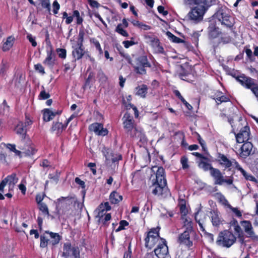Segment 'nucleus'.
<instances>
[{
	"mask_svg": "<svg viewBox=\"0 0 258 258\" xmlns=\"http://www.w3.org/2000/svg\"><path fill=\"white\" fill-rule=\"evenodd\" d=\"M236 170L239 171L246 180H249L255 182H257L256 179L251 174L248 173L245 170H244L240 164Z\"/></svg>",
	"mask_w": 258,
	"mask_h": 258,
	"instance_id": "obj_36",
	"label": "nucleus"
},
{
	"mask_svg": "<svg viewBox=\"0 0 258 258\" xmlns=\"http://www.w3.org/2000/svg\"><path fill=\"white\" fill-rule=\"evenodd\" d=\"M103 215H102V217H99V221L101 222L103 225L105 226H108L109 224L108 221L111 218V214H106L105 215L104 217H103Z\"/></svg>",
	"mask_w": 258,
	"mask_h": 258,
	"instance_id": "obj_44",
	"label": "nucleus"
},
{
	"mask_svg": "<svg viewBox=\"0 0 258 258\" xmlns=\"http://www.w3.org/2000/svg\"><path fill=\"white\" fill-rule=\"evenodd\" d=\"M15 40L13 36L8 37L6 42L3 44L2 50L4 52L9 51L13 47Z\"/></svg>",
	"mask_w": 258,
	"mask_h": 258,
	"instance_id": "obj_28",
	"label": "nucleus"
},
{
	"mask_svg": "<svg viewBox=\"0 0 258 258\" xmlns=\"http://www.w3.org/2000/svg\"><path fill=\"white\" fill-rule=\"evenodd\" d=\"M15 131L17 134L22 136L23 140L24 139L27 134V128L25 127L23 122L20 121L15 127Z\"/></svg>",
	"mask_w": 258,
	"mask_h": 258,
	"instance_id": "obj_30",
	"label": "nucleus"
},
{
	"mask_svg": "<svg viewBox=\"0 0 258 258\" xmlns=\"http://www.w3.org/2000/svg\"><path fill=\"white\" fill-rule=\"evenodd\" d=\"M199 166L202 168L205 171L209 170L210 172L212 169L214 168L211 164L203 160L200 161Z\"/></svg>",
	"mask_w": 258,
	"mask_h": 258,
	"instance_id": "obj_40",
	"label": "nucleus"
},
{
	"mask_svg": "<svg viewBox=\"0 0 258 258\" xmlns=\"http://www.w3.org/2000/svg\"><path fill=\"white\" fill-rule=\"evenodd\" d=\"M194 233V231H184L179 234L177 237V243L180 245H184L188 249H192L193 240L192 238L190 237V234Z\"/></svg>",
	"mask_w": 258,
	"mask_h": 258,
	"instance_id": "obj_12",
	"label": "nucleus"
},
{
	"mask_svg": "<svg viewBox=\"0 0 258 258\" xmlns=\"http://www.w3.org/2000/svg\"><path fill=\"white\" fill-rule=\"evenodd\" d=\"M45 233L40 236V247L42 248L47 247L50 240L45 236Z\"/></svg>",
	"mask_w": 258,
	"mask_h": 258,
	"instance_id": "obj_41",
	"label": "nucleus"
},
{
	"mask_svg": "<svg viewBox=\"0 0 258 258\" xmlns=\"http://www.w3.org/2000/svg\"><path fill=\"white\" fill-rule=\"evenodd\" d=\"M151 64L149 61L146 55H143L138 57L133 64L134 72L139 75H146L147 74L146 68H151Z\"/></svg>",
	"mask_w": 258,
	"mask_h": 258,
	"instance_id": "obj_8",
	"label": "nucleus"
},
{
	"mask_svg": "<svg viewBox=\"0 0 258 258\" xmlns=\"http://www.w3.org/2000/svg\"><path fill=\"white\" fill-rule=\"evenodd\" d=\"M111 209V207L108 202H105L104 205L101 204L98 208V212L97 216L102 217V215H105L106 211H110Z\"/></svg>",
	"mask_w": 258,
	"mask_h": 258,
	"instance_id": "obj_33",
	"label": "nucleus"
},
{
	"mask_svg": "<svg viewBox=\"0 0 258 258\" xmlns=\"http://www.w3.org/2000/svg\"><path fill=\"white\" fill-rule=\"evenodd\" d=\"M72 56L75 61L81 59L85 53V50L84 45L77 43L75 46H72Z\"/></svg>",
	"mask_w": 258,
	"mask_h": 258,
	"instance_id": "obj_19",
	"label": "nucleus"
},
{
	"mask_svg": "<svg viewBox=\"0 0 258 258\" xmlns=\"http://www.w3.org/2000/svg\"><path fill=\"white\" fill-rule=\"evenodd\" d=\"M243 51L245 52L247 59L250 61H253L254 60V57L253 55V54L252 53L251 50L247 46L244 47V50Z\"/></svg>",
	"mask_w": 258,
	"mask_h": 258,
	"instance_id": "obj_47",
	"label": "nucleus"
},
{
	"mask_svg": "<svg viewBox=\"0 0 258 258\" xmlns=\"http://www.w3.org/2000/svg\"><path fill=\"white\" fill-rule=\"evenodd\" d=\"M8 68L9 66L8 65L7 61L6 60H2L0 64V75L3 77L5 76Z\"/></svg>",
	"mask_w": 258,
	"mask_h": 258,
	"instance_id": "obj_43",
	"label": "nucleus"
},
{
	"mask_svg": "<svg viewBox=\"0 0 258 258\" xmlns=\"http://www.w3.org/2000/svg\"><path fill=\"white\" fill-rule=\"evenodd\" d=\"M189 5H205L212 6L216 4V0H187Z\"/></svg>",
	"mask_w": 258,
	"mask_h": 258,
	"instance_id": "obj_31",
	"label": "nucleus"
},
{
	"mask_svg": "<svg viewBox=\"0 0 258 258\" xmlns=\"http://www.w3.org/2000/svg\"><path fill=\"white\" fill-rule=\"evenodd\" d=\"M50 95L49 93H47L44 90L41 91L38 96V98L40 100L47 99L50 97Z\"/></svg>",
	"mask_w": 258,
	"mask_h": 258,
	"instance_id": "obj_61",
	"label": "nucleus"
},
{
	"mask_svg": "<svg viewBox=\"0 0 258 258\" xmlns=\"http://www.w3.org/2000/svg\"><path fill=\"white\" fill-rule=\"evenodd\" d=\"M154 50V52L158 54H164L165 51L163 46L161 45L159 39L157 38L153 43L150 45Z\"/></svg>",
	"mask_w": 258,
	"mask_h": 258,
	"instance_id": "obj_25",
	"label": "nucleus"
},
{
	"mask_svg": "<svg viewBox=\"0 0 258 258\" xmlns=\"http://www.w3.org/2000/svg\"><path fill=\"white\" fill-rule=\"evenodd\" d=\"M111 162L115 165L118 164V162L122 160V156L120 153H111Z\"/></svg>",
	"mask_w": 258,
	"mask_h": 258,
	"instance_id": "obj_42",
	"label": "nucleus"
},
{
	"mask_svg": "<svg viewBox=\"0 0 258 258\" xmlns=\"http://www.w3.org/2000/svg\"><path fill=\"white\" fill-rule=\"evenodd\" d=\"M190 75V74L189 72L183 69L182 72L179 74V77L181 79L187 82H189L190 79L188 77Z\"/></svg>",
	"mask_w": 258,
	"mask_h": 258,
	"instance_id": "obj_53",
	"label": "nucleus"
},
{
	"mask_svg": "<svg viewBox=\"0 0 258 258\" xmlns=\"http://www.w3.org/2000/svg\"><path fill=\"white\" fill-rule=\"evenodd\" d=\"M235 232L237 235V238H238V241L241 244L244 243V232L242 230V229H240L239 231H236Z\"/></svg>",
	"mask_w": 258,
	"mask_h": 258,
	"instance_id": "obj_60",
	"label": "nucleus"
},
{
	"mask_svg": "<svg viewBox=\"0 0 258 258\" xmlns=\"http://www.w3.org/2000/svg\"><path fill=\"white\" fill-rule=\"evenodd\" d=\"M61 256L64 258H84L81 257L79 247L72 246L70 242L64 243Z\"/></svg>",
	"mask_w": 258,
	"mask_h": 258,
	"instance_id": "obj_10",
	"label": "nucleus"
},
{
	"mask_svg": "<svg viewBox=\"0 0 258 258\" xmlns=\"http://www.w3.org/2000/svg\"><path fill=\"white\" fill-rule=\"evenodd\" d=\"M46 57L43 61V64L49 67L53 66L55 63L56 55L51 44L49 45V48H47L46 49Z\"/></svg>",
	"mask_w": 258,
	"mask_h": 258,
	"instance_id": "obj_18",
	"label": "nucleus"
},
{
	"mask_svg": "<svg viewBox=\"0 0 258 258\" xmlns=\"http://www.w3.org/2000/svg\"><path fill=\"white\" fill-rule=\"evenodd\" d=\"M235 135L237 143H242L248 142L250 136V128L248 125H245L241 129L239 133Z\"/></svg>",
	"mask_w": 258,
	"mask_h": 258,
	"instance_id": "obj_14",
	"label": "nucleus"
},
{
	"mask_svg": "<svg viewBox=\"0 0 258 258\" xmlns=\"http://www.w3.org/2000/svg\"><path fill=\"white\" fill-rule=\"evenodd\" d=\"M207 35L210 41H214L219 38L217 44L214 47H217L220 43L228 44L231 41L232 38L228 33L222 32L217 26L216 22H211L207 28Z\"/></svg>",
	"mask_w": 258,
	"mask_h": 258,
	"instance_id": "obj_3",
	"label": "nucleus"
},
{
	"mask_svg": "<svg viewBox=\"0 0 258 258\" xmlns=\"http://www.w3.org/2000/svg\"><path fill=\"white\" fill-rule=\"evenodd\" d=\"M144 37L146 40V43L151 44L158 37L155 35H144Z\"/></svg>",
	"mask_w": 258,
	"mask_h": 258,
	"instance_id": "obj_57",
	"label": "nucleus"
},
{
	"mask_svg": "<svg viewBox=\"0 0 258 258\" xmlns=\"http://www.w3.org/2000/svg\"><path fill=\"white\" fill-rule=\"evenodd\" d=\"M34 69L35 71L38 72L42 75L45 74L44 69L41 63H37L35 64Z\"/></svg>",
	"mask_w": 258,
	"mask_h": 258,
	"instance_id": "obj_64",
	"label": "nucleus"
},
{
	"mask_svg": "<svg viewBox=\"0 0 258 258\" xmlns=\"http://www.w3.org/2000/svg\"><path fill=\"white\" fill-rule=\"evenodd\" d=\"M89 129L91 132H94L96 135L105 136L108 133L107 128L103 127L102 123L94 122L90 124Z\"/></svg>",
	"mask_w": 258,
	"mask_h": 258,
	"instance_id": "obj_16",
	"label": "nucleus"
},
{
	"mask_svg": "<svg viewBox=\"0 0 258 258\" xmlns=\"http://www.w3.org/2000/svg\"><path fill=\"white\" fill-rule=\"evenodd\" d=\"M86 34V30L82 27L79 30L78 41L77 43L84 45V36Z\"/></svg>",
	"mask_w": 258,
	"mask_h": 258,
	"instance_id": "obj_45",
	"label": "nucleus"
},
{
	"mask_svg": "<svg viewBox=\"0 0 258 258\" xmlns=\"http://www.w3.org/2000/svg\"><path fill=\"white\" fill-rule=\"evenodd\" d=\"M157 168L156 172V178L152 180V184L151 187H153L152 193L158 197L162 198H166L171 196L170 189L167 186V182L166 178L165 169L162 166H153L152 169L154 170Z\"/></svg>",
	"mask_w": 258,
	"mask_h": 258,
	"instance_id": "obj_1",
	"label": "nucleus"
},
{
	"mask_svg": "<svg viewBox=\"0 0 258 258\" xmlns=\"http://www.w3.org/2000/svg\"><path fill=\"white\" fill-rule=\"evenodd\" d=\"M73 16L76 17L77 19L76 23L77 25H82L83 22V18L80 16V13L78 10L73 11Z\"/></svg>",
	"mask_w": 258,
	"mask_h": 258,
	"instance_id": "obj_51",
	"label": "nucleus"
},
{
	"mask_svg": "<svg viewBox=\"0 0 258 258\" xmlns=\"http://www.w3.org/2000/svg\"><path fill=\"white\" fill-rule=\"evenodd\" d=\"M236 241L235 235L228 230H225L219 232L217 238L216 244L222 247L229 248Z\"/></svg>",
	"mask_w": 258,
	"mask_h": 258,
	"instance_id": "obj_7",
	"label": "nucleus"
},
{
	"mask_svg": "<svg viewBox=\"0 0 258 258\" xmlns=\"http://www.w3.org/2000/svg\"><path fill=\"white\" fill-rule=\"evenodd\" d=\"M109 201L111 204H117L123 199L122 196L116 191H112L109 195Z\"/></svg>",
	"mask_w": 258,
	"mask_h": 258,
	"instance_id": "obj_29",
	"label": "nucleus"
},
{
	"mask_svg": "<svg viewBox=\"0 0 258 258\" xmlns=\"http://www.w3.org/2000/svg\"><path fill=\"white\" fill-rule=\"evenodd\" d=\"M4 179L6 180L7 184L9 185V187H11V186H13L18 180L17 175L15 173H13L11 175L7 176V177L4 178Z\"/></svg>",
	"mask_w": 258,
	"mask_h": 258,
	"instance_id": "obj_39",
	"label": "nucleus"
},
{
	"mask_svg": "<svg viewBox=\"0 0 258 258\" xmlns=\"http://www.w3.org/2000/svg\"><path fill=\"white\" fill-rule=\"evenodd\" d=\"M62 110L52 111L50 109L45 108L43 110V119L45 122L49 121L53 119L56 115H60Z\"/></svg>",
	"mask_w": 258,
	"mask_h": 258,
	"instance_id": "obj_21",
	"label": "nucleus"
},
{
	"mask_svg": "<svg viewBox=\"0 0 258 258\" xmlns=\"http://www.w3.org/2000/svg\"><path fill=\"white\" fill-rule=\"evenodd\" d=\"M129 225V223L124 220H121L119 222L118 227L115 230L116 232H118L121 230L125 229V227Z\"/></svg>",
	"mask_w": 258,
	"mask_h": 258,
	"instance_id": "obj_54",
	"label": "nucleus"
},
{
	"mask_svg": "<svg viewBox=\"0 0 258 258\" xmlns=\"http://www.w3.org/2000/svg\"><path fill=\"white\" fill-rule=\"evenodd\" d=\"M229 208L235 214V216L240 219L242 218V213L237 208H234L229 205Z\"/></svg>",
	"mask_w": 258,
	"mask_h": 258,
	"instance_id": "obj_58",
	"label": "nucleus"
},
{
	"mask_svg": "<svg viewBox=\"0 0 258 258\" xmlns=\"http://www.w3.org/2000/svg\"><path fill=\"white\" fill-rule=\"evenodd\" d=\"M210 214L213 225L215 227H218L222 222L219 217L218 211L213 210L210 212Z\"/></svg>",
	"mask_w": 258,
	"mask_h": 258,
	"instance_id": "obj_32",
	"label": "nucleus"
},
{
	"mask_svg": "<svg viewBox=\"0 0 258 258\" xmlns=\"http://www.w3.org/2000/svg\"><path fill=\"white\" fill-rule=\"evenodd\" d=\"M230 101V99L229 97L224 95L223 93L218 100L216 101L217 105H219L223 102H228Z\"/></svg>",
	"mask_w": 258,
	"mask_h": 258,
	"instance_id": "obj_52",
	"label": "nucleus"
},
{
	"mask_svg": "<svg viewBox=\"0 0 258 258\" xmlns=\"http://www.w3.org/2000/svg\"><path fill=\"white\" fill-rule=\"evenodd\" d=\"M21 142L23 145H20L18 148L23 151V153L25 156H33L36 153L37 150L33 144L30 142L26 144L24 140H22Z\"/></svg>",
	"mask_w": 258,
	"mask_h": 258,
	"instance_id": "obj_15",
	"label": "nucleus"
},
{
	"mask_svg": "<svg viewBox=\"0 0 258 258\" xmlns=\"http://www.w3.org/2000/svg\"><path fill=\"white\" fill-rule=\"evenodd\" d=\"M230 224L234 227V229L235 231H239L240 229H241L240 226L239 225L238 221L236 219L233 218L230 222Z\"/></svg>",
	"mask_w": 258,
	"mask_h": 258,
	"instance_id": "obj_62",
	"label": "nucleus"
},
{
	"mask_svg": "<svg viewBox=\"0 0 258 258\" xmlns=\"http://www.w3.org/2000/svg\"><path fill=\"white\" fill-rule=\"evenodd\" d=\"M244 88L250 89L253 93L254 88L257 87V83L255 82V80L249 77L246 76L244 74L240 76H236L235 74L231 75Z\"/></svg>",
	"mask_w": 258,
	"mask_h": 258,
	"instance_id": "obj_11",
	"label": "nucleus"
},
{
	"mask_svg": "<svg viewBox=\"0 0 258 258\" xmlns=\"http://www.w3.org/2000/svg\"><path fill=\"white\" fill-rule=\"evenodd\" d=\"M225 171L221 172L219 169L213 168L210 172V175L214 179L215 184L221 185V181L224 177Z\"/></svg>",
	"mask_w": 258,
	"mask_h": 258,
	"instance_id": "obj_20",
	"label": "nucleus"
},
{
	"mask_svg": "<svg viewBox=\"0 0 258 258\" xmlns=\"http://www.w3.org/2000/svg\"><path fill=\"white\" fill-rule=\"evenodd\" d=\"M160 227L157 226L155 228H152L147 232V235L145 238V246L148 249H152L156 247L160 242L164 239L160 236L159 231Z\"/></svg>",
	"mask_w": 258,
	"mask_h": 258,
	"instance_id": "obj_5",
	"label": "nucleus"
},
{
	"mask_svg": "<svg viewBox=\"0 0 258 258\" xmlns=\"http://www.w3.org/2000/svg\"><path fill=\"white\" fill-rule=\"evenodd\" d=\"M122 119L125 132L131 138L139 140V141L143 143L147 142L145 134L137 128L133 117L130 113L126 112Z\"/></svg>",
	"mask_w": 258,
	"mask_h": 258,
	"instance_id": "obj_2",
	"label": "nucleus"
},
{
	"mask_svg": "<svg viewBox=\"0 0 258 258\" xmlns=\"http://www.w3.org/2000/svg\"><path fill=\"white\" fill-rule=\"evenodd\" d=\"M39 205V210L42 211V212L45 215H49V211L48 207L46 204L44 203L40 204Z\"/></svg>",
	"mask_w": 258,
	"mask_h": 258,
	"instance_id": "obj_59",
	"label": "nucleus"
},
{
	"mask_svg": "<svg viewBox=\"0 0 258 258\" xmlns=\"http://www.w3.org/2000/svg\"><path fill=\"white\" fill-rule=\"evenodd\" d=\"M188 14L189 18L195 22H199L203 20V15L211 6L197 5Z\"/></svg>",
	"mask_w": 258,
	"mask_h": 258,
	"instance_id": "obj_9",
	"label": "nucleus"
},
{
	"mask_svg": "<svg viewBox=\"0 0 258 258\" xmlns=\"http://www.w3.org/2000/svg\"><path fill=\"white\" fill-rule=\"evenodd\" d=\"M40 4L42 8L45 9L50 14L51 7L49 0H41Z\"/></svg>",
	"mask_w": 258,
	"mask_h": 258,
	"instance_id": "obj_48",
	"label": "nucleus"
},
{
	"mask_svg": "<svg viewBox=\"0 0 258 258\" xmlns=\"http://www.w3.org/2000/svg\"><path fill=\"white\" fill-rule=\"evenodd\" d=\"M168 39L173 43H183V45L186 47L188 48L189 45V43L187 41H185L183 39H182L174 34H173L170 31H167L166 33Z\"/></svg>",
	"mask_w": 258,
	"mask_h": 258,
	"instance_id": "obj_22",
	"label": "nucleus"
},
{
	"mask_svg": "<svg viewBox=\"0 0 258 258\" xmlns=\"http://www.w3.org/2000/svg\"><path fill=\"white\" fill-rule=\"evenodd\" d=\"M153 251L157 258H166L168 256L169 254L168 247L165 239L155 247Z\"/></svg>",
	"mask_w": 258,
	"mask_h": 258,
	"instance_id": "obj_13",
	"label": "nucleus"
},
{
	"mask_svg": "<svg viewBox=\"0 0 258 258\" xmlns=\"http://www.w3.org/2000/svg\"><path fill=\"white\" fill-rule=\"evenodd\" d=\"M115 31L116 32L119 34L120 35H121L122 36H124V37H128V33L126 32V30H124L122 28V25L121 24H119L117 25V26H116V27L115 28Z\"/></svg>",
	"mask_w": 258,
	"mask_h": 258,
	"instance_id": "obj_46",
	"label": "nucleus"
},
{
	"mask_svg": "<svg viewBox=\"0 0 258 258\" xmlns=\"http://www.w3.org/2000/svg\"><path fill=\"white\" fill-rule=\"evenodd\" d=\"M240 224L244 229V232L246 233L247 236L248 237H252L254 233L252 230V227L250 221L248 220H243L240 222Z\"/></svg>",
	"mask_w": 258,
	"mask_h": 258,
	"instance_id": "obj_23",
	"label": "nucleus"
},
{
	"mask_svg": "<svg viewBox=\"0 0 258 258\" xmlns=\"http://www.w3.org/2000/svg\"><path fill=\"white\" fill-rule=\"evenodd\" d=\"M188 158L186 156H182L180 158V163L182 165L183 169H186L189 168Z\"/></svg>",
	"mask_w": 258,
	"mask_h": 258,
	"instance_id": "obj_50",
	"label": "nucleus"
},
{
	"mask_svg": "<svg viewBox=\"0 0 258 258\" xmlns=\"http://www.w3.org/2000/svg\"><path fill=\"white\" fill-rule=\"evenodd\" d=\"M136 95L142 98H145L148 92V87L146 85L142 84L136 88Z\"/></svg>",
	"mask_w": 258,
	"mask_h": 258,
	"instance_id": "obj_35",
	"label": "nucleus"
},
{
	"mask_svg": "<svg viewBox=\"0 0 258 258\" xmlns=\"http://www.w3.org/2000/svg\"><path fill=\"white\" fill-rule=\"evenodd\" d=\"M178 206L179 208L181 216H186L188 213V210L186 206V201L185 199H179L178 200Z\"/></svg>",
	"mask_w": 258,
	"mask_h": 258,
	"instance_id": "obj_37",
	"label": "nucleus"
},
{
	"mask_svg": "<svg viewBox=\"0 0 258 258\" xmlns=\"http://www.w3.org/2000/svg\"><path fill=\"white\" fill-rule=\"evenodd\" d=\"M45 233L49 235L50 237L52 239L50 240L49 244L54 246L59 243L61 239V236L58 233H54L48 230L45 231Z\"/></svg>",
	"mask_w": 258,
	"mask_h": 258,
	"instance_id": "obj_26",
	"label": "nucleus"
},
{
	"mask_svg": "<svg viewBox=\"0 0 258 258\" xmlns=\"http://www.w3.org/2000/svg\"><path fill=\"white\" fill-rule=\"evenodd\" d=\"M64 200H67V201H68L69 204H73L74 203V204L75 205L77 202V200L74 197H61L60 198L58 199V201L59 202H61V201H64Z\"/></svg>",
	"mask_w": 258,
	"mask_h": 258,
	"instance_id": "obj_56",
	"label": "nucleus"
},
{
	"mask_svg": "<svg viewBox=\"0 0 258 258\" xmlns=\"http://www.w3.org/2000/svg\"><path fill=\"white\" fill-rule=\"evenodd\" d=\"M215 161L223 169V171L231 172L232 174L235 173L239 165L235 159H230L227 155L220 152L217 153Z\"/></svg>",
	"mask_w": 258,
	"mask_h": 258,
	"instance_id": "obj_4",
	"label": "nucleus"
},
{
	"mask_svg": "<svg viewBox=\"0 0 258 258\" xmlns=\"http://www.w3.org/2000/svg\"><path fill=\"white\" fill-rule=\"evenodd\" d=\"M218 20L222 25L233 30L235 23L234 19L230 16V11L226 7H221L215 14Z\"/></svg>",
	"mask_w": 258,
	"mask_h": 258,
	"instance_id": "obj_6",
	"label": "nucleus"
},
{
	"mask_svg": "<svg viewBox=\"0 0 258 258\" xmlns=\"http://www.w3.org/2000/svg\"><path fill=\"white\" fill-rule=\"evenodd\" d=\"M53 13L54 14H57L60 9V5L57 0H55L52 4Z\"/></svg>",
	"mask_w": 258,
	"mask_h": 258,
	"instance_id": "obj_63",
	"label": "nucleus"
},
{
	"mask_svg": "<svg viewBox=\"0 0 258 258\" xmlns=\"http://www.w3.org/2000/svg\"><path fill=\"white\" fill-rule=\"evenodd\" d=\"M76 61L75 60H73L71 62H68L64 65V72H67L71 69H74L76 66Z\"/></svg>",
	"mask_w": 258,
	"mask_h": 258,
	"instance_id": "obj_55",
	"label": "nucleus"
},
{
	"mask_svg": "<svg viewBox=\"0 0 258 258\" xmlns=\"http://www.w3.org/2000/svg\"><path fill=\"white\" fill-rule=\"evenodd\" d=\"M181 219L182 221V228L184 230L194 231L193 227V222L191 219L186 216H181Z\"/></svg>",
	"mask_w": 258,
	"mask_h": 258,
	"instance_id": "obj_24",
	"label": "nucleus"
},
{
	"mask_svg": "<svg viewBox=\"0 0 258 258\" xmlns=\"http://www.w3.org/2000/svg\"><path fill=\"white\" fill-rule=\"evenodd\" d=\"M64 130H65L63 128L62 122L59 121H53L52 122L50 128V132L51 133L55 132L57 136H59Z\"/></svg>",
	"mask_w": 258,
	"mask_h": 258,
	"instance_id": "obj_27",
	"label": "nucleus"
},
{
	"mask_svg": "<svg viewBox=\"0 0 258 258\" xmlns=\"http://www.w3.org/2000/svg\"><path fill=\"white\" fill-rule=\"evenodd\" d=\"M214 198L218 201V202L221 205L229 207L230 205L227 200L225 196L220 192H216L214 195Z\"/></svg>",
	"mask_w": 258,
	"mask_h": 258,
	"instance_id": "obj_34",
	"label": "nucleus"
},
{
	"mask_svg": "<svg viewBox=\"0 0 258 258\" xmlns=\"http://www.w3.org/2000/svg\"><path fill=\"white\" fill-rule=\"evenodd\" d=\"M252 148L253 145L251 142H244L240 148L239 153H236V154L241 158L246 159L250 155Z\"/></svg>",
	"mask_w": 258,
	"mask_h": 258,
	"instance_id": "obj_17",
	"label": "nucleus"
},
{
	"mask_svg": "<svg viewBox=\"0 0 258 258\" xmlns=\"http://www.w3.org/2000/svg\"><path fill=\"white\" fill-rule=\"evenodd\" d=\"M56 52L59 58L65 59L67 57V50L65 48H58L56 49Z\"/></svg>",
	"mask_w": 258,
	"mask_h": 258,
	"instance_id": "obj_49",
	"label": "nucleus"
},
{
	"mask_svg": "<svg viewBox=\"0 0 258 258\" xmlns=\"http://www.w3.org/2000/svg\"><path fill=\"white\" fill-rule=\"evenodd\" d=\"M90 42L93 44L95 46L96 50L98 51V55L101 57L103 55V51L101 48L100 42L95 38H90Z\"/></svg>",
	"mask_w": 258,
	"mask_h": 258,
	"instance_id": "obj_38",
	"label": "nucleus"
}]
</instances>
